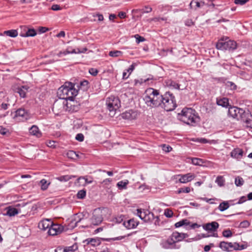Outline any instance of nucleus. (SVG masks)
Returning a JSON list of instances; mask_svg holds the SVG:
<instances>
[{"label":"nucleus","mask_w":252,"mask_h":252,"mask_svg":"<svg viewBox=\"0 0 252 252\" xmlns=\"http://www.w3.org/2000/svg\"><path fill=\"white\" fill-rule=\"evenodd\" d=\"M178 176L180 177V178L179 179V182L183 184L190 182L195 177V175L191 173H189L184 175H178Z\"/></svg>","instance_id":"nucleus-13"},{"label":"nucleus","mask_w":252,"mask_h":252,"mask_svg":"<svg viewBox=\"0 0 252 252\" xmlns=\"http://www.w3.org/2000/svg\"><path fill=\"white\" fill-rule=\"evenodd\" d=\"M134 36L136 38V41L137 43H139L140 42H143L145 40L144 38L140 36L139 34H135Z\"/></svg>","instance_id":"nucleus-56"},{"label":"nucleus","mask_w":252,"mask_h":252,"mask_svg":"<svg viewBox=\"0 0 252 252\" xmlns=\"http://www.w3.org/2000/svg\"><path fill=\"white\" fill-rule=\"evenodd\" d=\"M178 118L184 123L190 126H194L199 121V117L193 109L184 108L181 113L178 115Z\"/></svg>","instance_id":"nucleus-2"},{"label":"nucleus","mask_w":252,"mask_h":252,"mask_svg":"<svg viewBox=\"0 0 252 252\" xmlns=\"http://www.w3.org/2000/svg\"><path fill=\"white\" fill-rule=\"evenodd\" d=\"M75 139L80 142H82L84 139V135L82 133H78L76 135Z\"/></svg>","instance_id":"nucleus-58"},{"label":"nucleus","mask_w":252,"mask_h":252,"mask_svg":"<svg viewBox=\"0 0 252 252\" xmlns=\"http://www.w3.org/2000/svg\"><path fill=\"white\" fill-rule=\"evenodd\" d=\"M155 220V216L154 214L149 211H148V213H147L146 215L145 218L144 220L145 222H152Z\"/></svg>","instance_id":"nucleus-33"},{"label":"nucleus","mask_w":252,"mask_h":252,"mask_svg":"<svg viewBox=\"0 0 252 252\" xmlns=\"http://www.w3.org/2000/svg\"><path fill=\"white\" fill-rule=\"evenodd\" d=\"M165 83L166 86L171 89L178 90L180 89V85L173 80L170 79L167 80L165 81Z\"/></svg>","instance_id":"nucleus-28"},{"label":"nucleus","mask_w":252,"mask_h":252,"mask_svg":"<svg viewBox=\"0 0 252 252\" xmlns=\"http://www.w3.org/2000/svg\"><path fill=\"white\" fill-rule=\"evenodd\" d=\"M242 112V109L236 107H230L228 111V115L233 118L239 119V115Z\"/></svg>","instance_id":"nucleus-14"},{"label":"nucleus","mask_w":252,"mask_h":252,"mask_svg":"<svg viewBox=\"0 0 252 252\" xmlns=\"http://www.w3.org/2000/svg\"><path fill=\"white\" fill-rule=\"evenodd\" d=\"M89 72L93 76H96L98 72V71L97 69L96 68H91L89 69Z\"/></svg>","instance_id":"nucleus-55"},{"label":"nucleus","mask_w":252,"mask_h":252,"mask_svg":"<svg viewBox=\"0 0 252 252\" xmlns=\"http://www.w3.org/2000/svg\"><path fill=\"white\" fill-rule=\"evenodd\" d=\"M246 200H247L246 197L245 196H243L239 198L238 201L237 202H236V204H242V203L245 202Z\"/></svg>","instance_id":"nucleus-63"},{"label":"nucleus","mask_w":252,"mask_h":252,"mask_svg":"<svg viewBox=\"0 0 252 252\" xmlns=\"http://www.w3.org/2000/svg\"><path fill=\"white\" fill-rule=\"evenodd\" d=\"M51 182L50 181H48L45 179L41 180L39 182V185L41 187V189L43 191L46 190L48 188Z\"/></svg>","instance_id":"nucleus-30"},{"label":"nucleus","mask_w":252,"mask_h":252,"mask_svg":"<svg viewBox=\"0 0 252 252\" xmlns=\"http://www.w3.org/2000/svg\"><path fill=\"white\" fill-rule=\"evenodd\" d=\"M249 0H235L234 3L236 4L243 5L248 2Z\"/></svg>","instance_id":"nucleus-60"},{"label":"nucleus","mask_w":252,"mask_h":252,"mask_svg":"<svg viewBox=\"0 0 252 252\" xmlns=\"http://www.w3.org/2000/svg\"><path fill=\"white\" fill-rule=\"evenodd\" d=\"M87 48H83L82 50H81L79 48L72 49L71 47H68L65 50V53H64V55H66L69 54H77L84 53L87 51Z\"/></svg>","instance_id":"nucleus-22"},{"label":"nucleus","mask_w":252,"mask_h":252,"mask_svg":"<svg viewBox=\"0 0 252 252\" xmlns=\"http://www.w3.org/2000/svg\"><path fill=\"white\" fill-rule=\"evenodd\" d=\"M172 149V148L168 146V145H163L162 146V150L165 151V152H169L170 151H171V150Z\"/></svg>","instance_id":"nucleus-61"},{"label":"nucleus","mask_w":252,"mask_h":252,"mask_svg":"<svg viewBox=\"0 0 252 252\" xmlns=\"http://www.w3.org/2000/svg\"><path fill=\"white\" fill-rule=\"evenodd\" d=\"M190 224V222L187 220V219L182 220L175 224V226L177 228L183 225L186 226V227L188 226Z\"/></svg>","instance_id":"nucleus-35"},{"label":"nucleus","mask_w":252,"mask_h":252,"mask_svg":"<svg viewBox=\"0 0 252 252\" xmlns=\"http://www.w3.org/2000/svg\"><path fill=\"white\" fill-rule=\"evenodd\" d=\"M3 34L11 37H15L18 35V32L16 30H11L4 31Z\"/></svg>","instance_id":"nucleus-34"},{"label":"nucleus","mask_w":252,"mask_h":252,"mask_svg":"<svg viewBox=\"0 0 252 252\" xmlns=\"http://www.w3.org/2000/svg\"><path fill=\"white\" fill-rule=\"evenodd\" d=\"M219 224L216 221L208 223L203 225V228L207 231H215L219 228Z\"/></svg>","instance_id":"nucleus-20"},{"label":"nucleus","mask_w":252,"mask_h":252,"mask_svg":"<svg viewBox=\"0 0 252 252\" xmlns=\"http://www.w3.org/2000/svg\"><path fill=\"white\" fill-rule=\"evenodd\" d=\"M86 191L85 189H82L78 192L77 197L78 199H83L86 196Z\"/></svg>","instance_id":"nucleus-47"},{"label":"nucleus","mask_w":252,"mask_h":252,"mask_svg":"<svg viewBox=\"0 0 252 252\" xmlns=\"http://www.w3.org/2000/svg\"><path fill=\"white\" fill-rule=\"evenodd\" d=\"M87 244L91 245L92 246H97L100 245L101 242L98 238H88L84 241Z\"/></svg>","instance_id":"nucleus-26"},{"label":"nucleus","mask_w":252,"mask_h":252,"mask_svg":"<svg viewBox=\"0 0 252 252\" xmlns=\"http://www.w3.org/2000/svg\"><path fill=\"white\" fill-rule=\"evenodd\" d=\"M243 155V151L240 148H235L233 149L230 153L232 158H236L238 160L242 158Z\"/></svg>","instance_id":"nucleus-21"},{"label":"nucleus","mask_w":252,"mask_h":252,"mask_svg":"<svg viewBox=\"0 0 252 252\" xmlns=\"http://www.w3.org/2000/svg\"><path fill=\"white\" fill-rule=\"evenodd\" d=\"M73 105L71 103H68L65 100L63 99L56 100L53 104V110L56 112L60 113L64 110L65 111H68L72 112L74 111H77L75 108H72Z\"/></svg>","instance_id":"nucleus-6"},{"label":"nucleus","mask_w":252,"mask_h":252,"mask_svg":"<svg viewBox=\"0 0 252 252\" xmlns=\"http://www.w3.org/2000/svg\"><path fill=\"white\" fill-rule=\"evenodd\" d=\"M19 118V120L22 121L28 120L30 116L28 112L23 108H19L15 112L14 118Z\"/></svg>","instance_id":"nucleus-12"},{"label":"nucleus","mask_w":252,"mask_h":252,"mask_svg":"<svg viewBox=\"0 0 252 252\" xmlns=\"http://www.w3.org/2000/svg\"><path fill=\"white\" fill-rule=\"evenodd\" d=\"M164 214L166 217L171 218L173 216V213L172 210L167 209L164 210Z\"/></svg>","instance_id":"nucleus-52"},{"label":"nucleus","mask_w":252,"mask_h":252,"mask_svg":"<svg viewBox=\"0 0 252 252\" xmlns=\"http://www.w3.org/2000/svg\"><path fill=\"white\" fill-rule=\"evenodd\" d=\"M18 213V211L17 209L15 208H10L9 207L7 208V210L6 212V215L9 216H14L15 215Z\"/></svg>","instance_id":"nucleus-38"},{"label":"nucleus","mask_w":252,"mask_h":252,"mask_svg":"<svg viewBox=\"0 0 252 252\" xmlns=\"http://www.w3.org/2000/svg\"><path fill=\"white\" fill-rule=\"evenodd\" d=\"M190 191V189L189 187L182 188L179 189L178 190V193H189Z\"/></svg>","instance_id":"nucleus-50"},{"label":"nucleus","mask_w":252,"mask_h":252,"mask_svg":"<svg viewBox=\"0 0 252 252\" xmlns=\"http://www.w3.org/2000/svg\"><path fill=\"white\" fill-rule=\"evenodd\" d=\"M128 183L129 181L127 180H125L118 182L117 186L120 190L126 189Z\"/></svg>","instance_id":"nucleus-31"},{"label":"nucleus","mask_w":252,"mask_h":252,"mask_svg":"<svg viewBox=\"0 0 252 252\" xmlns=\"http://www.w3.org/2000/svg\"><path fill=\"white\" fill-rule=\"evenodd\" d=\"M64 230V227L61 224L53 222L50 228L48 230L47 233L50 236H56L60 234Z\"/></svg>","instance_id":"nucleus-10"},{"label":"nucleus","mask_w":252,"mask_h":252,"mask_svg":"<svg viewBox=\"0 0 252 252\" xmlns=\"http://www.w3.org/2000/svg\"><path fill=\"white\" fill-rule=\"evenodd\" d=\"M139 222L135 220L134 219H130L123 222V225L128 229H133L137 227Z\"/></svg>","instance_id":"nucleus-19"},{"label":"nucleus","mask_w":252,"mask_h":252,"mask_svg":"<svg viewBox=\"0 0 252 252\" xmlns=\"http://www.w3.org/2000/svg\"><path fill=\"white\" fill-rule=\"evenodd\" d=\"M78 249V246L76 244H74L71 246L66 247L64 249V252H74Z\"/></svg>","instance_id":"nucleus-42"},{"label":"nucleus","mask_w":252,"mask_h":252,"mask_svg":"<svg viewBox=\"0 0 252 252\" xmlns=\"http://www.w3.org/2000/svg\"><path fill=\"white\" fill-rule=\"evenodd\" d=\"M29 87L28 86H22L19 87L16 89V92H17L20 97L24 98L26 97V94L28 91Z\"/></svg>","instance_id":"nucleus-24"},{"label":"nucleus","mask_w":252,"mask_h":252,"mask_svg":"<svg viewBox=\"0 0 252 252\" xmlns=\"http://www.w3.org/2000/svg\"><path fill=\"white\" fill-rule=\"evenodd\" d=\"M106 105L110 112H115L121 106V102L118 97L111 95L107 98Z\"/></svg>","instance_id":"nucleus-7"},{"label":"nucleus","mask_w":252,"mask_h":252,"mask_svg":"<svg viewBox=\"0 0 252 252\" xmlns=\"http://www.w3.org/2000/svg\"><path fill=\"white\" fill-rule=\"evenodd\" d=\"M227 86L230 88L231 90H236L237 88L236 85L232 82L228 81L227 83Z\"/></svg>","instance_id":"nucleus-57"},{"label":"nucleus","mask_w":252,"mask_h":252,"mask_svg":"<svg viewBox=\"0 0 252 252\" xmlns=\"http://www.w3.org/2000/svg\"><path fill=\"white\" fill-rule=\"evenodd\" d=\"M78 90L75 88V85L71 82H65L64 85L60 87L58 91V95L62 99H69L73 98L77 95Z\"/></svg>","instance_id":"nucleus-3"},{"label":"nucleus","mask_w":252,"mask_h":252,"mask_svg":"<svg viewBox=\"0 0 252 252\" xmlns=\"http://www.w3.org/2000/svg\"><path fill=\"white\" fill-rule=\"evenodd\" d=\"M243 183L244 180L242 178L238 176L235 178V184L236 186H241L243 185Z\"/></svg>","instance_id":"nucleus-48"},{"label":"nucleus","mask_w":252,"mask_h":252,"mask_svg":"<svg viewBox=\"0 0 252 252\" xmlns=\"http://www.w3.org/2000/svg\"><path fill=\"white\" fill-rule=\"evenodd\" d=\"M185 24L186 26L190 27L194 25V22L192 20V19H189L185 21Z\"/></svg>","instance_id":"nucleus-59"},{"label":"nucleus","mask_w":252,"mask_h":252,"mask_svg":"<svg viewBox=\"0 0 252 252\" xmlns=\"http://www.w3.org/2000/svg\"><path fill=\"white\" fill-rule=\"evenodd\" d=\"M53 221L50 219H44L40 221L38 223V227L43 230L49 229L53 223Z\"/></svg>","instance_id":"nucleus-17"},{"label":"nucleus","mask_w":252,"mask_h":252,"mask_svg":"<svg viewBox=\"0 0 252 252\" xmlns=\"http://www.w3.org/2000/svg\"><path fill=\"white\" fill-rule=\"evenodd\" d=\"M176 242L172 238L171 235L167 240L163 243V247L165 249H178L179 247H177Z\"/></svg>","instance_id":"nucleus-15"},{"label":"nucleus","mask_w":252,"mask_h":252,"mask_svg":"<svg viewBox=\"0 0 252 252\" xmlns=\"http://www.w3.org/2000/svg\"><path fill=\"white\" fill-rule=\"evenodd\" d=\"M135 63H133L126 70V71L129 73V74L133 71L136 66Z\"/></svg>","instance_id":"nucleus-64"},{"label":"nucleus","mask_w":252,"mask_h":252,"mask_svg":"<svg viewBox=\"0 0 252 252\" xmlns=\"http://www.w3.org/2000/svg\"><path fill=\"white\" fill-rule=\"evenodd\" d=\"M81 180H84L85 181L84 185H86L87 184H91L93 182V180L92 178H88L86 176L85 177H80L78 178L77 181L78 183L81 182Z\"/></svg>","instance_id":"nucleus-39"},{"label":"nucleus","mask_w":252,"mask_h":252,"mask_svg":"<svg viewBox=\"0 0 252 252\" xmlns=\"http://www.w3.org/2000/svg\"><path fill=\"white\" fill-rule=\"evenodd\" d=\"M222 236L226 238H229L232 236V233L230 229H225L222 232Z\"/></svg>","instance_id":"nucleus-49"},{"label":"nucleus","mask_w":252,"mask_h":252,"mask_svg":"<svg viewBox=\"0 0 252 252\" xmlns=\"http://www.w3.org/2000/svg\"><path fill=\"white\" fill-rule=\"evenodd\" d=\"M9 130L2 126H0V134L3 135H6L9 133Z\"/></svg>","instance_id":"nucleus-54"},{"label":"nucleus","mask_w":252,"mask_h":252,"mask_svg":"<svg viewBox=\"0 0 252 252\" xmlns=\"http://www.w3.org/2000/svg\"><path fill=\"white\" fill-rule=\"evenodd\" d=\"M29 132L31 134L36 136L37 137H40L41 136V133L39 131L38 127L35 125L32 126L29 129Z\"/></svg>","instance_id":"nucleus-27"},{"label":"nucleus","mask_w":252,"mask_h":252,"mask_svg":"<svg viewBox=\"0 0 252 252\" xmlns=\"http://www.w3.org/2000/svg\"><path fill=\"white\" fill-rule=\"evenodd\" d=\"M172 238L176 243L182 241L184 239L187 238L188 235L187 233H179L177 231L173 232L171 234Z\"/></svg>","instance_id":"nucleus-18"},{"label":"nucleus","mask_w":252,"mask_h":252,"mask_svg":"<svg viewBox=\"0 0 252 252\" xmlns=\"http://www.w3.org/2000/svg\"><path fill=\"white\" fill-rule=\"evenodd\" d=\"M163 97L158 90L150 88L146 90L143 99L148 106L154 108L160 107Z\"/></svg>","instance_id":"nucleus-1"},{"label":"nucleus","mask_w":252,"mask_h":252,"mask_svg":"<svg viewBox=\"0 0 252 252\" xmlns=\"http://www.w3.org/2000/svg\"><path fill=\"white\" fill-rule=\"evenodd\" d=\"M225 180L223 176H219L217 177L215 182L220 186L222 187L224 186Z\"/></svg>","instance_id":"nucleus-44"},{"label":"nucleus","mask_w":252,"mask_h":252,"mask_svg":"<svg viewBox=\"0 0 252 252\" xmlns=\"http://www.w3.org/2000/svg\"><path fill=\"white\" fill-rule=\"evenodd\" d=\"M136 214L142 220H144L146 215L147 213H148V210H144L142 209H137L136 210Z\"/></svg>","instance_id":"nucleus-32"},{"label":"nucleus","mask_w":252,"mask_h":252,"mask_svg":"<svg viewBox=\"0 0 252 252\" xmlns=\"http://www.w3.org/2000/svg\"><path fill=\"white\" fill-rule=\"evenodd\" d=\"M132 233H129V234H128L127 235L121 236H118V237L111 238H106V239H105V240L107 242H110L111 241H119V240H121L122 239H125L126 237L131 236L132 235Z\"/></svg>","instance_id":"nucleus-37"},{"label":"nucleus","mask_w":252,"mask_h":252,"mask_svg":"<svg viewBox=\"0 0 252 252\" xmlns=\"http://www.w3.org/2000/svg\"><path fill=\"white\" fill-rule=\"evenodd\" d=\"M66 156L68 158L73 159H75L78 158V155L73 151H69L67 152L66 153Z\"/></svg>","instance_id":"nucleus-41"},{"label":"nucleus","mask_w":252,"mask_h":252,"mask_svg":"<svg viewBox=\"0 0 252 252\" xmlns=\"http://www.w3.org/2000/svg\"><path fill=\"white\" fill-rule=\"evenodd\" d=\"M216 47L220 50H234L237 48V43L231 40L228 37L223 36L216 43Z\"/></svg>","instance_id":"nucleus-5"},{"label":"nucleus","mask_w":252,"mask_h":252,"mask_svg":"<svg viewBox=\"0 0 252 252\" xmlns=\"http://www.w3.org/2000/svg\"><path fill=\"white\" fill-rule=\"evenodd\" d=\"M205 3L204 1H198L194 0H192L189 3V7L190 8H193L196 10L197 8H202Z\"/></svg>","instance_id":"nucleus-23"},{"label":"nucleus","mask_w":252,"mask_h":252,"mask_svg":"<svg viewBox=\"0 0 252 252\" xmlns=\"http://www.w3.org/2000/svg\"><path fill=\"white\" fill-rule=\"evenodd\" d=\"M160 107L163 108L166 111L173 110L176 107L177 104L175 96L170 92H166L163 97L162 103Z\"/></svg>","instance_id":"nucleus-4"},{"label":"nucleus","mask_w":252,"mask_h":252,"mask_svg":"<svg viewBox=\"0 0 252 252\" xmlns=\"http://www.w3.org/2000/svg\"><path fill=\"white\" fill-rule=\"evenodd\" d=\"M72 178V177L69 175H64L61 176L58 178L57 179L61 182H66L69 181Z\"/></svg>","instance_id":"nucleus-46"},{"label":"nucleus","mask_w":252,"mask_h":252,"mask_svg":"<svg viewBox=\"0 0 252 252\" xmlns=\"http://www.w3.org/2000/svg\"><path fill=\"white\" fill-rule=\"evenodd\" d=\"M103 220L102 210L100 208L94 210L93 213V216L91 219V223L94 225H98Z\"/></svg>","instance_id":"nucleus-9"},{"label":"nucleus","mask_w":252,"mask_h":252,"mask_svg":"<svg viewBox=\"0 0 252 252\" xmlns=\"http://www.w3.org/2000/svg\"><path fill=\"white\" fill-rule=\"evenodd\" d=\"M216 103L218 105L223 107H227L229 105L228 99L226 97L217 98Z\"/></svg>","instance_id":"nucleus-25"},{"label":"nucleus","mask_w":252,"mask_h":252,"mask_svg":"<svg viewBox=\"0 0 252 252\" xmlns=\"http://www.w3.org/2000/svg\"><path fill=\"white\" fill-rule=\"evenodd\" d=\"M229 207V204L227 201H223L220 203L218 207L219 210L221 212H223L227 209Z\"/></svg>","instance_id":"nucleus-40"},{"label":"nucleus","mask_w":252,"mask_h":252,"mask_svg":"<svg viewBox=\"0 0 252 252\" xmlns=\"http://www.w3.org/2000/svg\"><path fill=\"white\" fill-rule=\"evenodd\" d=\"M36 34V32L33 29H29L25 33H21L22 37L34 36Z\"/></svg>","instance_id":"nucleus-36"},{"label":"nucleus","mask_w":252,"mask_h":252,"mask_svg":"<svg viewBox=\"0 0 252 252\" xmlns=\"http://www.w3.org/2000/svg\"><path fill=\"white\" fill-rule=\"evenodd\" d=\"M239 118L243 122L245 123L248 126L252 125V115L249 111H245L242 109V112H241L239 117Z\"/></svg>","instance_id":"nucleus-11"},{"label":"nucleus","mask_w":252,"mask_h":252,"mask_svg":"<svg viewBox=\"0 0 252 252\" xmlns=\"http://www.w3.org/2000/svg\"><path fill=\"white\" fill-rule=\"evenodd\" d=\"M250 225V222L248 220H244L240 223V227L241 228H247Z\"/></svg>","instance_id":"nucleus-53"},{"label":"nucleus","mask_w":252,"mask_h":252,"mask_svg":"<svg viewBox=\"0 0 252 252\" xmlns=\"http://www.w3.org/2000/svg\"><path fill=\"white\" fill-rule=\"evenodd\" d=\"M111 182H112L111 179L107 178V179L104 180L101 183V184L103 188L109 189L110 187V186Z\"/></svg>","instance_id":"nucleus-43"},{"label":"nucleus","mask_w":252,"mask_h":252,"mask_svg":"<svg viewBox=\"0 0 252 252\" xmlns=\"http://www.w3.org/2000/svg\"><path fill=\"white\" fill-rule=\"evenodd\" d=\"M77 87L78 88L77 90H82L83 91H86L89 88V82L87 80H84L81 81L79 83V85H77Z\"/></svg>","instance_id":"nucleus-29"},{"label":"nucleus","mask_w":252,"mask_h":252,"mask_svg":"<svg viewBox=\"0 0 252 252\" xmlns=\"http://www.w3.org/2000/svg\"><path fill=\"white\" fill-rule=\"evenodd\" d=\"M192 163L195 165H200L202 163V159L198 158H193Z\"/></svg>","instance_id":"nucleus-51"},{"label":"nucleus","mask_w":252,"mask_h":252,"mask_svg":"<svg viewBox=\"0 0 252 252\" xmlns=\"http://www.w3.org/2000/svg\"><path fill=\"white\" fill-rule=\"evenodd\" d=\"M219 247L224 251H231L233 250H242L244 249L243 246H240L239 244L237 243H232L224 241L220 242Z\"/></svg>","instance_id":"nucleus-8"},{"label":"nucleus","mask_w":252,"mask_h":252,"mask_svg":"<svg viewBox=\"0 0 252 252\" xmlns=\"http://www.w3.org/2000/svg\"><path fill=\"white\" fill-rule=\"evenodd\" d=\"M201 200L206 201V202L209 203L210 204H214V202H213V200H215V199L214 198H208L207 197H203L201 198Z\"/></svg>","instance_id":"nucleus-62"},{"label":"nucleus","mask_w":252,"mask_h":252,"mask_svg":"<svg viewBox=\"0 0 252 252\" xmlns=\"http://www.w3.org/2000/svg\"><path fill=\"white\" fill-rule=\"evenodd\" d=\"M121 116L124 119L131 120L135 119L137 118V114L136 112L132 110H129L123 113Z\"/></svg>","instance_id":"nucleus-16"},{"label":"nucleus","mask_w":252,"mask_h":252,"mask_svg":"<svg viewBox=\"0 0 252 252\" xmlns=\"http://www.w3.org/2000/svg\"><path fill=\"white\" fill-rule=\"evenodd\" d=\"M122 52L120 51H111L109 52V55L112 57H117L121 56L122 55Z\"/></svg>","instance_id":"nucleus-45"}]
</instances>
